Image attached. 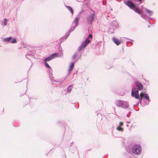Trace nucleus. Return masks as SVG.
<instances>
[{
	"instance_id": "1",
	"label": "nucleus",
	"mask_w": 158,
	"mask_h": 158,
	"mask_svg": "<svg viewBox=\"0 0 158 158\" xmlns=\"http://www.w3.org/2000/svg\"><path fill=\"white\" fill-rule=\"evenodd\" d=\"M79 22V18L77 17L74 20H73V23L71 27L70 30H69L68 32L67 33V36L66 37H68L70 35V34L71 32L73 31L76 27L77 26Z\"/></svg>"
},
{
	"instance_id": "2",
	"label": "nucleus",
	"mask_w": 158,
	"mask_h": 158,
	"mask_svg": "<svg viewBox=\"0 0 158 158\" xmlns=\"http://www.w3.org/2000/svg\"><path fill=\"white\" fill-rule=\"evenodd\" d=\"M126 4L131 9L133 10L136 13H138L139 15L141 14V13L139 9L135 7V4L133 2L129 0H128L126 2Z\"/></svg>"
},
{
	"instance_id": "3",
	"label": "nucleus",
	"mask_w": 158,
	"mask_h": 158,
	"mask_svg": "<svg viewBox=\"0 0 158 158\" xmlns=\"http://www.w3.org/2000/svg\"><path fill=\"white\" fill-rule=\"evenodd\" d=\"M95 14L94 11L93 13L89 15L86 18L87 21L88 23L89 24H91L93 22L95 19Z\"/></svg>"
},
{
	"instance_id": "4",
	"label": "nucleus",
	"mask_w": 158,
	"mask_h": 158,
	"mask_svg": "<svg viewBox=\"0 0 158 158\" xmlns=\"http://www.w3.org/2000/svg\"><path fill=\"white\" fill-rule=\"evenodd\" d=\"M132 152L136 154H139L141 151V147L139 145L135 144L132 148Z\"/></svg>"
},
{
	"instance_id": "5",
	"label": "nucleus",
	"mask_w": 158,
	"mask_h": 158,
	"mask_svg": "<svg viewBox=\"0 0 158 158\" xmlns=\"http://www.w3.org/2000/svg\"><path fill=\"white\" fill-rule=\"evenodd\" d=\"M90 42V40L88 39V38L86 39L85 42H83L81 45L78 48V51L80 52L83 48H85L87 44H89Z\"/></svg>"
},
{
	"instance_id": "6",
	"label": "nucleus",
	"mask_w": 158,
	"mask_h": 158,
	"mask_svg": "<svg viewBox=\"0 0 158 158\" xmlns=\"http://www.w3.org/2000/svg\"><path fill=\"white\" fill-rule=\"evenodd\" d=\"M139 89H136V88L132 89L131 95L132 97H134L136 99H138L139 97V95L138 94Z\"/></svg>"
},
{
	"instance_id": "7",
	"label": "nucleus",
	"mask_w": 158,
	"mask_h": 158,
	"mask_svg": "<svg viewBox=\"0 0 158 158\" xmlns=\"http://www.w3.org/2000/svg\"><path fill=\"white\" fill-rule=\"evenodd\" d=\"M80 56H79L78 52H76L72 56V59L74 62H76L78 60Z\"/></svg>"
},
{
	"instance_id": "8",
	"label": "nucleus",
	"mask_w": 158,
	"mask_h": 158,
	"mask_svg": "<svg viewBox=\"0 0 158 158\" xmlns=\"http://www.w3.org/2000/svg\"><path fill=\"white\" fill-rule=\"evenodd\" d=\"M63 53L62 52H61L60 53H55L52 55L51 56L52 57V59H54L55 58L60 57L62 56Z\"/></svg>"
},
{
	"instance_id": "9",
	"label": "nucleus",
	"mask_w": 158,
	"mask_h": 158,
	"mask_svg": "<svg viewBox=\"0 0 158 158\" xmlns=\"http://www.w3.org/2000/svg\"><path fill=\"white\" fill-rule=\"evenodd\" d=\"M129 106V104L128 102L123 101L121 107L124 109H127L128 108Z\"/></svg>"
},
{
	"instance_id": "10",
	"label": "nucleus",
	"mask_w": 158,
	"mask_h": 158,
	"mask_svg": "<svg viewBox=\"0 0 158 158\" xmlns=\"http://www.w3.org/2000/svg\"><path fill=\"white\" fill-rule=\"evenodd\" d=\"M135 84L139 90H141L143 89V86L141 83L138 81H136Z\"/></svg>"
},
{
	"instance_id": "11",
	"label": "nucleus",
	"mask_w": 158,
	"mask_h": 158,
	"mask_svg": "<svg viewBox=\"0 0 158 158\" xmlns=\"http://www.w3.org/2000/svg\"><path fill=\"white\" fill-rule=\"evenodd\" d=\"M111 26H113V30H114V28H115L118 26V23L116 21H114L111 23Z\"/></svg>"
},
{
	"instance_id": "12",
	"label": "nucleus",
	"mask_w": 158,
	"mask_h": 158,
	"mask_svg": "<svg viewBox=\"0 0 158 158\" xmlns=\"http://www.w3.org/2000/svg\"><path fill=\"white\" fill-rule=\"evenodd\" d=\"M123 101V100H118L116 101L115 104L118 107H121V105H122Z\"/></svg>"
},
{
	"instance_id": "13",
	"label": "nucleus",
	"mask_w": 158,
	"mask_h": 158,
	"mask_svg": "<svg viewBox=\"0 0 158 158\" xmlns=\"http://www.w3.org/2000/svg\"><path fill=\"white\" fill-rule=\"evenodd\" d=\"M112 40L114 43L117 45H118L120 43L119 40L115 37H113Z\"/></svg>"
},
{
	"instance_id": "14",
	"label": "nucleus",
	"mask_w": 158,
	"mask_h": 158,
	"mask_svg": "<svg viewBox=\"0 0 158 158\" xmlns=\"http://www.w3.org/2000/svg\"><path fill=\"white\" fill-rule=\"evenodd\" d=\"M65 6L67 8V9L71 12L73 15V10L71 6Z\"/></svg>"
},
{
	"instance_id": "15",
	"label": "nucleus",
	"mask_w": 158,
	"mask_h": 158,
	"mask_svg": "<svg viewBox=\"0 0 158 158\" xmlns=\"http://www.w3.org/2000/svg\"><path fill=\"white\" fill-rule=\"evenodd\" d=\"M75 62H72L70 66L69 67V69H68V71L69 72H70L72 70L74 66V63Z\"/></svg>"
},
{
	"instance_id": "16",
	"label": "nucleus",
	"mask_w": 158,
	"mask_h": 158,
	"mask_svg": "<svg viewBox=\"0 0 158 158\" xmlns=\"http://www.w3.org/2000/svg\"><path fill=\"white\" fill-rule=\"evenodd\" d=\"M141 16L143 18L145 19H149V18H150L149 17H148L147 15L146 14H141Z\"/></svg>"
},
{
	"instance_id": "17",
	"label": "nucleus",
	"mask_w": 158,
	"mask_h": 158,
	"mask_svg": "<svg viewBox=\"0 0 158 158\" xmlns=\"http://www.w3.org/2000/svg\"><path fill=\"white\" fill-rule=\"evenodd\" d=\"M72 89V85H69L67 89V91L68 93L70 92Z\"/></svg>"
},
{
	"instance_id": "18",
	"label": "nucleus",
	"mask_w": 158,
	"mask_h": 158,
	"mask_svg": "<svg viewBox=\"0 0 158 158\" xmlns=\"http://www.w3.org/2000/svg\"><path fill=\"white\" fill-rule=\"evenodd\" d=\"M144 97L145 99H146L149 102L150 101V99H149V97L148 96V94L147 93H145L144 94Z\"/></svg>"
},
{
	"instance_id": "19",
	"label": "nucleus",
	"mask_w": 158,
	"mask_h": 158,
	"mask_svg": "<svg viewBox=\"0 0 158 158\" xmlns=\"http://www.w3.org/2000/svg\"><path fill=\"white\" fill-rule=\"evenodd\" d=\"M12 38L11 37L5 38L4 39V40L5 42H9L11 40Z\"/></svg>"
},
{
	"instance_id": "20",
	"label": "nucleus",
	"mask_w": 158,
	"mask_h": 158,
	"mask_svg": "<svg viewBox=\"0 0 158 158\" xmlns=\"http://www.w3.org/2000/svg\"><path fill=\"white\" fill-rule=\"evenodd\" d=\"M145 11L148 13L151 16L152 14V11H151V10H149L148 9H147L146 8H145Z\"/></svg>"
},
{
	"instance_id": "21",
	"label": "nucleus",
	"mask_w": 158,
	"mask_h": 158,
	"mask_svg": "<svg viewBox=\"0 0 158 158\" xmlns=\"http://www.w3.org/2000/svg\"><path fill=\"white\" fill-rule=\"evenodd\" d=\"M53 59L52 58V57L51 56L50 57H48L46 58H45L44 60V62H47L48 61H49L52 60Z\"/></svg>"
},
{
	"instance_id": "22",
	"label": "nucleus",
	"mask_w": 158,
	"mask_h": 158,
	"mask_svg": "<svg viewBox=\"0 0 158 158\" xmlns=\"http://www.w3.org/2000/svg\"><path fill=\"white\" fill-rule=\"evenodd\" d=\"M136 3H137L138 4H140L141 3L143 2L144 0H134Z\"/></svg>"
},
{
	"instance_id": "23",
	"label": "nucleus",
	"mask_w": 158,
	"mask_h": 158,
	"mask_svg": "<svg viewBox=\"0 0 158 158\" xmlns=\"http://www.w3.org/2000/svg\"><path fill=\"white\" fill-rule=\"evenodd\" d=\"M116 129L122 132L123 131V128H121V127L120 126H117L116 127Z\"/></svg>"
},
{
	"instance_id": "24",
	"label": "nucleus",
	"mask_w": 158,
	"mask_h": 158,
	"mask_svg": "<svg viewBox=\"0 0 158 158\" xmlns=\"http://www.w3.org/2000/svg\"><path fill=\"white\" fill-rule=\"evenodd\" d=\"M16 40L15 38H13L12 40L10 41L11 43H16Z\"/></svg>"
},
{
	"instance_id": "25",
	"label": "nucleus",
	"mask_w": 158,
	"mask_h": 158,
	"mask_svg": "<svg viewBox=\"0 0 158 158\" xmlns=\"http://www.w3.org/2000/svg\"><path fill=\"white\" fill-rule=\"evenodd\" d=\"M45 62V64L46 65V67H47L48 68L50 69L51 68V67L47 63V62Z\"/></svg>"
},
{
	"instance_id": "26",
	"label": "nucleus",
	"mask_w": 158,
	"mask_h": 158,
	"mask_svg": "<svg viewBox=\"0 0 158 158\" xmlns=\"http://www.w3.org/2000/svg\"><path fill=\"white\" fill-rule=\"evenodd\" d=\"M7 19H4V22H3V23L4 24H3V25L4 26H6V25L7 24Z\"/></svg>"
},
{
	"instance_id": "27",
	"label": "nucleus",
	"mask_w": 158,
	"mask_h": 158,
	"mask_svg": "<svg viewBox=\"0 0 158 158\" xmlns=\"http://www.w3.org/2000/svg\"><path fill=\"white\" fill-rule=\"evenodd\" d=\"M143 98V96H140V97H139V101L140 103L141 102V101Z\"/></svg>"
},
{
	"instance_id": "28",
	"label": "nucleus",
	"mask_w": 158,
	"mask_h": 158,
	"mask_svg": "<svg viewBox=\"0 0 158 158\" xmlns=\"http://www.w3.org/2000/svg\"><path fill=\"white\" fill-rule=\"evenodd\" d=\"M123 125V123L122 122H120L119 123V125L118 126L122 127Z\"/></svg>"
},
{
	"instance_id": "29",
	"label": "nucleus",
	"mask_w": 158,
	"mask_h": 158,
	"mask_svg": "<svg viewBox=\"0 0 158 158\" xmlns=\"http://www.w3.org/2000/svg\"><path fill=\"white\" fill-rule=\"evenodd\" d=\"M92 35L91 34H89V36H88V38H92Z\"/></svg>"
},
{
	"instance_id": "30",
	"label": "nucleus",
	"mask_w": 158,
	"mask_h": 158,
	"mask_svg": "<svg viewBox=\"0 0 158 158\" xmlns=\"http://www.w3.org/2000/svg\"><path fill=\"white\" fill-rule=\"evenodd\" d=\"M106 69H110V68L111 67H107V66H106Z\"/></svg>"
},
{
	"instance_id": "31",
	"label": "nucleus",
	"mask_w": 158,
	"mask_h": 158,
	"mask_svg": "<svg viewBox=\"0 0 158 158\" xmlns=\"http://www.w3.org/2000/svg\"><path fill=\"white\" fill-rule=\"evenodd\" d=\"M29 55H26V57L28 59H29L28 57V56H29Z\"/></svg>"
},
{
	"instance_id": "32",
	"label": "nucleus",
	"mask_w": 158,
	"mask_h": 158,
	"mask_svg": "<svg viewBox=\"0 0 158 158\" xmlns=\"http://www.w3.org/2000/svg\"><path fill=\"white\" fill-rule=\"evenodd\" d=\"M140 96H143V94H142V93H141L140 94Z\"/></svg>"
},
{
	"instance_id": "33",
	"label": "nucleus",
	"mask_w": 158,
	"mask_h": 158,
	"mask_svg": "<svg viewBox=\"0 0 158 158\" xmlns=\"http://www.w3.org/2000/svg\"><path fill=\"white\" fill-rule=\"evenodd\" d=\"M110 32L111 33H113V32H111V31H110Z\"/></svg>"
},
{
	"instance_id": "34",
	"label": "nucleus",
	"mask_w": 158,
	"mask_h": 158,
	"mask_svg": "<svg viewBox=\"0 0 158 158\" xmlns=\"http://www.w3.org/2000/svg\"><path fill=\"white\" fill-rule=\"evenodd\" d=\"M127 127H128L129 126L128 125H127Z\"/></svg>"
},
{
	"instance_id": "35",
	"label": "nucleus",
	"mask_w": 158,
	"mask_h": 158,
	"mask_svg": "<svg viewBox=\"0 0 158 158\" xmlns=\"http://www.w3.org/2000/svg\"><path fill=\"white\" fill-rule=\"evenodd\" d=\"M150 27V26H148V27Z\"/></svg>"
},
{
	"instance_id": "36",
	"label": "nucleus",
	"mask_w": 158,
	"mask_h": 158,
	"mask_svg": "<svg viewBox=\"0 0 158 158\" xmlns=\"http://www.w3.org/2000/svg\"><path fill=\"white\" fill-rule=\"evenodd\" d=\"M148 22L149 23V20H148Z\"/></svg>"
}]
</instances>
